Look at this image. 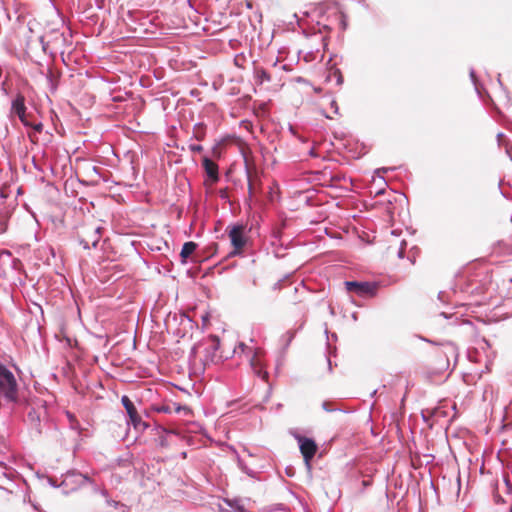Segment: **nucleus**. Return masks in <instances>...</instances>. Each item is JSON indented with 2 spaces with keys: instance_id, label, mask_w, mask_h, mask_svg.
I'll list each match as a JSON object with an SVG mask.
<instances>
[{
  "instance_id": "393cba45",
  "label": "nucleus",
  "mask_w": 512,
  "mask_h": 512,
  "mask_svg": "<svg viewBox=\"0 0 512 512\" xmlns=\"http://www.w3.org/2000/svg\"><path fill=\"white\" fill-rule=\"evenodd\" d=\"M331 76H334V77L336 78V84H337L338 86H341V85L343 84V82H344V78H343V75H342V73H341L340 69L335 68V69L331 72V74H330V76L328 77V79H330V77H331Z\"/></svg>"
},
{
  "instance_id": "20e7f679",
  "label": "nucleus",
  "mask_w": 512,
  "mask_h": 512,
  "mask_svg": "<svg viewBox=\"0 0 512 512\" xmlns=\"http://www.w3.org/2000/svg\"><path fill=\"white\" fill-rule=\"evenodd\" d=\"M121 403H122L123 407L125 408L126 413L128 415L127 424L132 425L136 431H139V432L145 431L149 427V424L144 422L141 419V417H140L134 403L131 401V399L127 395H123L121 397Z\"/></svg>"
},
{
  "instance_id": "f03ea898",
  "label": "nucleus",
  "mask_w": 512,
  "mask_h": 512,
  "mask_svg": "<svg viewBox=\"0 0 512 512\" xmlns=\"http://www.w3.org/2000/svg\"><path fill=\"white\" fill-rule=\"evenodd\" d=\"M0 391L9 402H17V382L14 374L3 364H0Z\"/></svg>"
},
{
  "instance_id": "cd10ccee",
  "label": "nucleus",
  "mask_w": 512,
  "mask_h": 512,
  "mask_svg": "<svg viewBox=\"0 0 512 512\" xmlns=\"http://www.w3.org/2000/svg\"><path fill=\"white\" fill-rule=\"evenodd\" d=\"M406 245H407L406 241L403 240L401 242L400 247H399L398 252H397L398 258L403 259L405 257Z\"/></svg>"
},
{
  "instance_id": "2f4dec72",
  "label": "nucleus",
  "mask_w": 512,
  "mask_h": 512,
  "mask_svg": "<svg viewBox=\"0 0 512 512\" xmlns=\"http://www.w3.org/2000/svg\"><path fill=\"white\" fill-rule=\"evenodd\" d=\"M90 485L91 488H92V491L96 494H99V490H101V488L95 483V481L90 477V481H87L86 485Z\"/></svg>"
},
{
  "instance_id": "6e6d98bb",
  "label": "nucleus",
  "mask_w": 512,
  "mask_h": 512,
  "mask_svg": "<svg viewBox=\"0 0 512 512\" xmlns=\"http://www.w3.org/2000/svg\"><path fill=\"white\" fill-rule=\"evenodd\" d=\"M237 510H238L239 512H245V509H244V507H243V506H238V507H237Z\"/></svg>"
},
{
  "instance_id": "4d7b16f0",
  "label": "nucleus",
  "mask_w": 512,
  "mask_h": 512,
  "mask_svg": "<svg viewBox=\"0 0 512 512\" xmlns=\"http://www.w3.org/2000/svg\"><path fill=\"white\" fill-rule=\"evenodd\" d=\"M322 41H323L324 47H326L327 46V37H323Z\"/></svg>"
},
{
  "instance_id": "4c0bfd02",
  "label": "nucleus",
  "mask_w": 512,
  "mask_h": 512,
  "mask_svg": "<svg viewBox=\"0 0 512 512\" xmlns=\"http://www.w3.org/2000/svg\"><path fill=\"white\" fill-rule=\"evenodd\" d=\"M303 459H304L306 469L310 472L312 469L311 461L313 458H303Z\"/></svg>"
},
{
  "instance_id": "4468645a",
  "label": "nucleus",
  "mask_w": 512,
  "mask_h": 512,
  "mask_svg": "<svg viewBox=\"0 0 512 512\" xmlns=\"http://www.w3.org/2000/svg\"><path fill=\"white\" fill-rule=\"evenodd\" d=\"M27 421L29 423V426L32 430V432L36 436H40L42 434V428H41V417L40 413L35 409L31 408L27 414Z\"/></svg>"
},
{
  "instance_id": "0eeeda50",
  "label": "nucleus",
  "mask_w": 512,
  "mask_h": 512,
  "mask_svg": "<svg viewBox=\"0 0 512 512\" xmlns=\"http://www.w3.org/2000/svg\"><path fill=\"white\" fill-rule=\"evenodd\" d=\"M418 338L424 342L429 343V344L442 347L440 353H441V356H443L446 359V362H445L446 368L449 367V361H450L451 357L454 358L455 361H457L458 347L453 342H450V341L436 342L434 340L428 339L423 336H418Z\"/></svg>"
},
{
  "instance_id": "ddd939ff",
  "label": "nucleus",
  "mask_w": 512,
  "mask_h": 512,
  "mask_svg": "<svg viewBox=\"0 0 512 512\" xmlns=\"http://www.w3.org/2000/svg\"><path fill=\"white\" fill-rule=\"evenodd\" d=\"M202 166L211 182L216 183L219 181L218 165L212 161L208 156L202 159Z\"/></svg>"
},
{
  "instance_id": "13d9d810",
  "label": "nucleus",
  "mask_w": 512,
  "mask_h": 512,
  "mask_svg": "<svg viewBox=\"0 0 512 512\" xmlns=\"http://www.w3.org/2000/svg\"><path fill=\"white\" fill-rule=\"evenodd\" d=\"M389 169H390V168H381V169H378V170H377V172H379V171L386 172V171H388Z\"/></svg>"
},
{
  "instance_id": "aec40b11",
  "label": "nucleus",
  "mask_w": 512,
  "mask_h": 512,
  "mask_svg": "<svg viewBox=\"0 0 512 512\" xmlns=\"http://www.w3.org/2000/svg\"><path fill=\"white\" fill-rule=\"evenodd\" d=\"M194 137L198 141H201V140L204 139V137H205V125L204 124H202V123L195 124V126H194Z\"/></svg>"
},
{
  "instance_id": "37998d69",
  "label": "nucleus",
  "mask_w": 512,
  "mask_h": 512,
  "mask_svg": "<svg viewBox=\"0 0 512 512\" xmlns=\"http://www.w3.org/2000/svg\"><path fill=\"white\" fill-rule=\"evenodd\" d=\"M426 413H428L430 416L433 415V412L431 410L422 411V418L425 422H428V417L426 416Z\"/></svg>"
},
{
  "instance_id": "774afa93",
  "label": "nucleus",
  "mask_w": 512,
  "mask_h": 512,
  "mask_svg": "<svg viewBox=\"0 0 512 512\" xmlns=\"http://www.w3.org/2000/svg\"><path fill=\"white\" fill-rule=\"evenodd\" d=\"M323 115L325 116V118H330V116L327 115L326 113H323Z\"/></svg>"
},
{
  "instance_id": "052dcab7",
  "label": "nucleus",
  "mask_w": 512,
  "mask_h": 512,
  "mask_svg": "<svg viewBox=\"0 0 512 512\" xmlns=\"http://www.w3.org/2000/svg\"><path fill=\"white\" fill-rule=\"evenodd\" d=\"M500 193L504 198H508V196L502 190H500Z\"/></svg>"
},
{
  "instance_id": "3c124183",
  "label": "nucleus",
  "mask_w": 512,
  "mask_h": 512,
  "mask_svg": "<svg viewBox=\"0 0 512 512\" xmlns=\"http://www.w3.org/2000/svg\"><path fill=\"white\" fill-rule=\"evenodd\" d=\"M294 338V334L293 333H290L288 332V341H287V345L290 344V342L292 341V339Z\"/></svg>"
},
{
  "instance_id": "8fccbe9b",
  "label": "nucleus",
  "mask_w": 512,
  "mask_h": 512,
  "mask_svg": "<svg viewBox=\"0 0 512 512\" xmlns=\"http://www.w3.org/2000/svg\"><path fill=\"white\" fill-rule=\"evenodd\" d=\"M196 353H197V348H196V346H193L190 351V357H195Z\"/></svg>"
},
{
  "instance_id": "5701e85b",
  "label": "nucleus",
  "mask_w": 512,
  "mask_h": 512,
  "mask_svg": "<svg viewBox=\"0 0 512 512\" xmlns=\"http://www.w3.org/2000/svg\"><path fill=\"white\" fill-rule=\"evenodd\" d=\"M184 412V414H188L190 412V409L187 406H183L179 403L172 402V413H181Z\"/></svg>"
},
{
  "instance_id": "e433bc0d",
  "label": "nucleus",
  "mask_w": 512,
  "mask_h": 512,
  "mask_svg": "<svg viewBox=\"0 0 512 512\" xmlns=\"http://www.w3.org/2000/svg\"><path fill=\"white\" fill-rule=\"evenodd\" d=\"M48 483L50 486L54 487V488H59L61 487L60 484L57 483V480L51 478V477H48Z\"/></svg>"
},
{
  "instance_id": "de8ad7c7",
  "label": "nucleus",
  "mask_w": 512,
  "mask_h": 512,
  "mask_svg": "<svg viewBox=\"0 0 512 512\" xmlns=\"http://www.w3.org/2000/svg\"><path fill=\"white\" fill-rule=\"evenodd\" d=\"M281 282H282L281 280L277 281V282L273 285L272 289H273V290H278V289H280V288H281Z\"/></svg>"
},
{
  "instance_id": "0e129e2a",
  "label": "nucleus",
  "mask_w": 512,
  "mask_h": 512,
  "mask_svg": "<svg viewBox=\"0 0 512 512\" xmlns=\"http://www.w3.org/2000/svg\"><path fill=\"white\" fill-rule=\"evenodd\" d=\"M169 322H170V316H168V318L166 319V325L167 326L169 325Z\"/></svg>"
},
{
  "instance_id": "864d4df0",
  "label": "nucleus",
  "mask_w": 512,
  "mask_h": 512,
  "mask_svg": "<svg viewBox=\"0 0 512 512\" xmlns=\"http://www.w3.org/2000/svg\"><path fill=\"white\" fill-rule=\"evenodd\" d=\"M236 42H237V40H236V39H229V44H230V46H231L232 48H234V47H235V43H236Z\"/></svg>"
},
{
  "instance_id": "a211bd4d",
  "label": "nucleus",
  "mask_w": 512,
  "mask_h": 512,
  "mask_svg": "<svg viewBox=\"0 0 512 512\" xmlns=\"http://www.w3.org/2000/svg\"><path fill=\"white\" fill-rule=\"evenodd\" d=\"M9 221V213L3 208L0 210V233H5L7 231Z\"/></svg>"
},
{
  "instance_id": "473e14b6",
  "label": "nucleus",
  "mask_w": 512,
  "mask_h": 512,
  "mask_svg": "<svg viewBox=\"0 0 512 512\" xmlns=\"http://www.w3.org/2000/svg\"><path fill=\"white\" fill-rule=\"evenodd\" d=\"M29 127H31L37 133H40L43 130L42 122H37V123H31L30 122V126Z\"/></svg>"
},
{
  "instance_id": "39448f33",
  "label": "nucleus",
  "mask_w": 512,
  "mask_h": 512,
  "mask_svg": "<svg viewBox=\"0 0 512 512\" xmlns=\"http://www.w3.org/2000/svg\"><path fill=\"white\" fill-rule=\"evenodd\" d=\"M228 236L230 238L233 250L229 253L230 257L241 254V250L247 243V237L245 236V227L242 224H235L228 227Z\"/></svg>"
},
{
  "instance_id": "412c9836",
  "label": "nucleus",
  "mask_w": 512,
  "mask_h": 512,
  "mask_svg": "<svg viewBox=\"0 0 512 512\" xmlns=\"http://www.w3.org/2000/svg\"><path fill=\"white\" fill-rule=\"evenodd\" d=\"M153 409L158 413L172 414V403L154 405Z\"/></svg>"
},
{
  "instance_id": "58836bf2",
  "label": "nucleus",
  "mask_w": 512,
  "mask_h": 512,
  "mask_svg": "<svg viewBox=\"0 0 512 512\" xmlns=\"http://www.w3.org/2000/svg\"><path fill=\"white\" fill-rule=\"evenodd\" d=\"M106 503L108 506H112L114 508H117L119 506V502L118 501H115V500H112V499H106Z\"/></svg>"
},
{
  "instance_id": "69168bd1",
  "label": "nucleus",
  "mask_w": 512,
  "mask_h": 512,
  "mask_svg": "<svg viewBox=\"0 0 512 512\" xmlns=\"http://www.w3.org/2000/svg\"><path fill=\"white\" fill-rule=\"evenodd\" d=\"M163 431L166 432V433H172V431H169V430H167L165 428H163Z\"/></svg>"
},
{
  "instance_id": "49530a36",
  "label": "nucleus",
  "mask_w": 512,
  "mask_h": 512,
  "mask_svg": "<svg viewBox=\"0 0 512 512\" xmlns=\"http://www.w3.org/2000/svg\"><path fill=\"white\" fill-rule=\"evenodd\" d=\"M99 494L108 499V491L106 489L99 490Z\"/></svg>"
},
{
  "instance_id": "2eb2a0df",
  "label": "nucleus",
  "mask_w": 512,
  "mask_h": 512,
  "mask_svg": "<svg viewBox=\"0 0 512 512\" xmlns=\"http://www.w3.org/2000/svg\"><path fill=\"white\" fill-rule=\"evenodd\" d=\"M253 78L256 85H263L265 82L271 81V75L255 61H253Z\"/></svg>"
},
{
  "instance_id": "bf43d9fd",
  "label": "nucleus",
  "mask_w": 512,
  "mask_h": 512,
  "mask_svg": "<svg viewBox=\"0 0 512 512\" xmlns=\"http://www.w3.org/2000/svg\"><path fill=\"white\" fill-rule=\"evenodd\" d=\"M376 393H377V390H373V391L371 392L370 396H371V397H374V396L376 395Z\"/></svg>"
},
{
  "instance_id": "5fc2aeb1",
  "label": "nucleus",
  "mask_w": 512,
  "mask_h": 512,
  "mask_svg": "<svg viewBox=\"0 0 512 512\" xmlns=\"http://www.w3.org/2000/svg\"><path fill=\"white\" fill-rule=\"evenodd\" d=\"M67 416L70 419V421L74 420V416L70 412H67Z\"/></svg>"
},
{
  "instance_id": "72a5a7b5",
  "label": "nucleus",
  "mask_w": 512,
  "mask_h": 512,
  "mask_svg": "<svg viewBox=\"0 0 512 512\" xmlns=\"http://www.w3.org/2000/svg\"><path fill=\"white\" fill-rule=\"evenodd\" d=\"M79 244L83 247L85 250H89L92 246L91 243L87 238H81L79 239Z\"/></svg>"
},
{
  "instance_id": "a18cd8bd",
  "label": "nucleus",
  "mask_w": 512,
  "mask_h": 512,
  "mask_svg": "<svg viewBox=\"0 0 512 512\" xmlns=\"http://www.w3.org/2000/svg\"><path fill=\"white\" fill-rule=\"evenodd\" d=\"M504 137V133L502 132H499L496 136L497 138V142H498V145L500 146L501 145V141H502V138Z\"/></svg>"
},
{
  "instance_id": "b1692460",
  "label": "nucleus",
  "mask_w": 512,
  "mask_h": 512,
  "mask_svg": "<svg viewBox=\"0 0 512 512\" xmlns=\"http://www.w3.org/2000/svg\"><path fill=\"white\" fill-rule=\"evenodd\" d=\"M246 60H247L246 55L244 54V52H241V53L235 55L234 64L239 68H243Z\"/></svg>"
},
{
  "instance_id": "7ed1b4c3",
  "label": "nucleus",
  "mask_w": 512,
  "mask_h": 512,
  "mask_svg": "<svg viewBox=\"0 0 512 512\" xmlns=\"http://www.w3.org/2000/svg\"><path fill=\"white\" fill-rule=\"evenodd\" d=\"M87 481H90V476L87 473L71 469L62 475L60 486L63 488V493L67 495L84 487Z\"/></svg>"
},
{
  "instance_id": "338daca9",
  "label": "nucleus",
  "mask_w": 512,
  "mask_h": 512,
  "mask_svg": "<svg viewBox=\"0 0 512 512\" xmlns=\"http://www.w3.org/2000/svg\"><path fill=\"white\" fill-rule=\"evenodd\" d=\"M358 2L363 4V5L365 4V0H358Z\"/></svg>"
},
{
  "instance_id": "c85d7f7f",
  "label": "nucleus",
  "mask_w": 512,
  "mask_h": 512,
  "mask_svg": "<svg viewBox=\"0 0 512 512\" xmlns=\"http://www.w3.org/2000/svg\"><path fill=\"white\" fill-rule=\"evenodd\" d=\"M179 317L180 319V323H182L183 321H188V322H191V319L189 318V316L185 313H180L179 315L177 314H174L173 315V320H177V318Z\"/></svg>"
},
{
  "instance_id": "79ce46f5",
  "label": "nucleus",
  "mask_w": 512,
  "mask_h": 512,
  "mask_svg": "<svg viewBox=\"0 0 512 512\" xmlns=\"http://www.w3.org/2000/svg\"><path fill=\"white\" fill-rule=\"evenodd\" d=\"M93 233H96V235H99L101 237V232L103 230L102 227L100 226H97V227H93L92 229H90Z\"/></svg>"
},
{
  "instance_id": "e2e57ef3",
  "label": "nucleus",
  "mask_w": 512,
  "mask_h": 512,
  "mask_svg": "<svg viewBox=\"0 0 512 512\" xmlns=\"http://www.w3.org/2000/svg\"><path fill=\"white\" fill-rule=\"evenodd\" d=\"M498 83L500 84V86H502V85H503V84H502V82H501V80H500V74L498 75Z\"/></svg>"
},
{
  "instance_id": "423d86ee",
  "label": "nucleus",
  "mask_w": 512,
  "mask_h": 512,
  "mask_svg": "<svg viewBox=\"0 0 512 512\" xmlns=\"http://www.w3.org/2000/svg\"><path fill=\"white\" fill-rule=\"evenodd\" d=\"M345 288L348 292L357 294L359 297H374L377 293L376 282L369 281H345Z\"/></svg>"
},
{
  "instance_id": "f8f14e48",
  "label": "nucleus",
  "mask_w": 512,
  "mask_h": 512,
  "mask_svg": "<svg viewBox=\"0 0 512 512\" xmlns=\"http://www.w3.org/2000/svg\"><path fill=\"white\" fill-rule=\"evenodd\" d=\"M274 35L275 34H252L250 38V49H265L272 43Z\"/></svg>"
},
{
  "instance_id": "6ab92c4d",
  "label": "nucleus",
  "mask_w": 512,
  "mask_h": 512,
  "mask_svg": "<svg viewBox=\"0 0 512 512\" xmlns=\"http://www.w3.org/2000/svg\"><path fill=\"white\" fill-rule=\"evenodd\" d=\"M469 76H470L472 84L474 85V88H475V91H476L477 95L479 97H481L480 83H479V79H478V77L476 75V72H475L474 68H470Z\"/></svg>"
},
{
  "instance_id": "f257e3e1",
  "label": "nucleus",
  "mask_w": 512,
  "mask_h": 512,
  "mask_svg": "<svg viewBox=\"0 0 512 512\" xmlns=\"http://www.w3.org/2000/svg\"><path fill=\"white\" fill-rule=\"evenodd\" d=\"M317 24L322 28L312 30L311 32H322V29L326 32H332L333 30L342 31L347 28V19L346 15L337 6H334L328 9L326 16L318 21Z\"/></svg>"
},
{
  "instance_id": "bb28decb",
  "label": "nucleus",
  "mask_w": 512,
  "mask_h": 512,
  "mask_svg": "<svg viewBox=\"0 0 512 512\" xmlns=\"http://www.w3.org/2000/svg\"><path fill=\"white\" fill-rule=\"evenodd\" d=\"M294 17L297 20V25L301 29L302 33L308 32V27L305 26V21L303 18H299L297 14H294Z\"/></svg>"
},
{
  "instance_id": "7c9ffc66",
  "label": "nucleus",
  "mask_w": 512,
  "mask_h": 512,
  "mask_svg": "<svg viewBox=\"0 0 512 512\" xmlns=\"http://www.w3.org/2000/svg\"><path fill=\"white\" fill-rule=\"evenodd\" d=\"M255 373L257 374L258 377L262 378V379H267L268 378V372L265 371L263 368H255Z\"/></svg>"
},
{
  "instance_id": "c756f323",
  "label": "nucleus",
  "mask_w": 512,
  "mask_h": 512,
  "mask_svg": "<svg viewBox=\"0 0 512 512\" xmlns=\"http://www.w3.org/2000/svg\"><path fill=\"white\" fill-rule=\"evenodd\" d=\"M189 150L193 153H200L203 151V146L200 144H190Z\"/></svg>"
},
{
  "instance_id": "c9c22d12",
  "label": "nucleus",
  "mask_w": 512,
  "mask_h": 512,
  "mask_svg": "<svg viewBox=\"0 0 512 512\" xmlns=\"http://www.w3.org/2000/svg\"><path fill=\"white\" fill-rule=\"evenodd\" d=\"M219 197H220L222 200H228V199H229L228 189H227V188L220 189V190H219Z\"/></svg>"
},
{
  "instance_id": "c03bdc74",
  "label": "nucleus",
  "mask_w": 512,
  "mask_h": 512,
  "mask_svg": "<svg viewBox=\"0 0 512 512\" xmlns=\"http://www.w3.org/2000/svg\"><path fill=\"white\" fill-rule=\"evenodd\" d=\"M242 470L250 477H253L254 476V471L246 468V467H242Z\"/></svg>"
},
{
  "instance_id": "f3484780",
  "label": "nucleus",
  "mask_w": 512,
  "mask_h": 512,
  "mask_svg": "<svg viewBox=\"0 0 512 512\" xmlns=\"http://www.w3.org/2000/svg\"><path fill=\"white\" fill-rule=\"evenodd\" d=\"M244 353L248 357H250L251 365H254V359L256 356V353L253 351L251 347H248L244 342H240L237 347L234 349V353Z\"/></svg>"
},
{
  "instance_id": "680f3d73",
  "label": "nucleus",
  "mask_w": 512,
  "mask_h": 512,
  "mask_svg": "<svg viewBox=\"0 0 512 512\" xmlns=\"http://www.w3.org/2000/svg\"><path fill=\"white\" fill-rule=\"evenodd\" d=\"M440 315L443 316L446 319L448 318V315L445 312H442Z\"/></svg>"
},
{
  "instance_id": "09e8293b",
  "label": "nucleus",
  "mask_w": 512,
  "mask_h": 512,
  "mask_svg": "<svg viewBox=\"0 0 512 512\" xmlns=\"http://www.w3.org/2000/svg\"><path fill=\"white\" fill-rule=\"evenodd\" d=\"M46 250L51 254L52 257H55V250L53 247L49 246Z\"/></svg>"
},
{
  "instance_id": "6e6552de",
  "label": "nucleus",
  "mask_w": 512,
  "mask_h": 512,
  "mask_svg": "<svg viewBox=\"0 0 512 512\" xmlns=\"http://www.w3.org/2000/svg\"><path fill=\"white\" fill-rule=\"evenodd\" d=\"M220 348V339L216 335H210L207 346L204 350V358L202 359L203 366L206 367L210 364L216 363L221 359V356L217 355V351Z\"/></svg>"
},
{
  "instance_id": "a878e982",
  "label": "nucleus",
  "mask_w": 512,
  "mask_h": 512,
  "mask_svg": "<svg viewBox=\"0 0 512 512\" xmlns=\"http://www.w3.org/2000/svg\"><path fill=\"white\" fill-rule=\"evenodd\" d=\"M322 408L324 411L326 412H335V411H341V412H346L345 410L341 409V408H338V407H334L333 406V403L332 402H329V401H324L322 403Z\"/></svg>"
},
{
  "instance_id": "dca6fc26",
  "label": "nucleus",
  "mask_w": 512,
  "mask_h": 512,
  "mask_svg": "<svg viewBox=\"0 0 512 512\" xmlns=\"http://www.w3.org/2000/svg\"><path fill=\"white\" fill-rule=\"evenodd\" d=\"M198 245L193 241L185 242L180 252V258L182 264H187L188 258L196 251Z\"/></svg>"
},
{
  "instance_id": "f704fd0d",
  "label": "nucleus",
  "mask_w": 512,
  "mask_h": 512,
  "mask_svg": "<svg viewBox=\"0 0 512 512\" xmlns=\"http://www.w3.org/2000/svg\"><path fill=\"white\" fill-rule=\"evenodd\" d=\"M245 170H246V174H247V178H248V192H249V195H252V183H251V178H250V171H249V168L247 166V164L245 165Z\"/></svg>"
},
{
  "instance_id": "9b49d317",
  "label": "nucleus",
  "mask_w": 512,
  "mask_h": 512,
  "mask_svg": "<svg viewBox=\"0 0 512 512\" xmlns=\"http://www.w3.org/2000/svg\"><path fill=\"white\" fill-rule=\"evenodd\" d=\"M11 109L19 117V120L25 127L30 126V121L26 116L25 98L23 95L18 94L13 99Z\"/></svg>"
},
{
  "instance_id": "ea45409f",
  "label": "nucleus",
  "mask_w": 512,
  "mask_h": 512,
  "mask_svg": "<svg viewBox=\"0 0 512 512\" xmlns=\"http://www.w3.org/2000/svg\"><path fill=\"white\" fill-rule=\"evenodd\" d=\"M39 41H40V43H41V45H42V49H43V51H44V52H46V51H47V46H48V44L44 41V36H43V35H41V36L39 37Z\"/></svg>"
},
{
  "instance_id": "4be33fe9",
  "label": "nucleus",
  "mask_w": 512,
  "mask_h": 512,
  "mask_svg": "<svg viewBox=\"0 0 512 512\" xmlns=\"http://www.w3.org/2000/svg\"><path fill=\"white\" fill-rule=\"evenodd\" d=\"M86 238L89 240L93 248H96L100 241V236L96 235V233H93L91 230L86 231Z\"/></svg>"
},
{
  "instance_id": "1a4fd4ad",
  "label": "nucleus",
  "mask_w": 512,
  "mask_h": 512,
  "mask_svg": "<svg viewBox=\"0 0 512 512\" xmlns=\"http://www.w3.org/2000/svg\"><path fill=\"white\" fill-rule=\"evenodd\" d=\"M17 476V472L7 466L4 462L0 461V489L12 494L14 490L12 486L15 485L14 479Z\"/></svg>"
},
{
  "instance_id": "603ef678",
  "label": "nucleus",
  "mask_w": 512,
  "mask_h": 512,
  "mask_svg": "<svg viewBox=\"0 0 512 512\" xmlns=\"http://www.w3.org/2000/svg\"><path fill=\"white\" fill-rule=\"evenodd\" d=\"M327 364H328V370L329 372H332V363L329 357H327Z\"/></svg>"
},
{
  "instance_id": "9d476101",
  "label": "nucleus",
  "mask_w": 512,
  "mask_h": 512,
  "mask_svg": "<svg viewBox=\"0 0 512 512\" xmlns=\"http://www.w3.org/2000/svg\"><path fill=\"white\" fill-rule=\"evenodd\" d=\"M303 458H314L317 452V444L314 439L305 436H295Z\"/></svg>"
},
{
  "instance_id": "a19ab883",
  "label": "nucleus",
  "mask_w": 512,
  "mask_h": 512,
  "mask_svg": "<svg viewBox=\"0 0 512 512\" xmlns=\"http://www.w3.org/2000/svg\"><path fill=\"white\" fill-rule=\"evenodd\" d=\"M330 105H331V108L334 110V113H335V114H338V112H339V107H338V105H337V102H336L335 100H332Z\"/></svg>"
}]
</instances>
